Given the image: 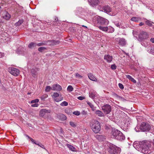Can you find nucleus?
Segmentation results:
<instances>
[{
  "label": "nucleus",
  "instance_id": "nucleus-38",
  "mask_svg": "<svg viewBox=\"0 0 154 154\" xmlns=\"http://www.w3.org/2000/svg\"><path fill=\"white\" fill-rule=\"evenodd\" d=\"M60 105L62 106H66L68 105V103L66 101H64L62 102Z\"/></svg>",
  "mask_w": 154,
  "mask_h": 154
},
{
  "label": "nucleus",
  "instance_id": "nucleus-56",
  "mask_svg": "<svg viewBox=\"0 0 154 154\" xmlns=\"http://www.w3.org/2000/svg\"><path fill=\"white\" fill-rule=\"evenodd\" d=\"M4 56V54L2 52H0V58Z\"/></svg>",
  "mask_w": 154,
  "mask_h": 154
},
{
  "label": "nucleus",
  "instance_id": "nucleus-15",
  "mask_svg": "<svg viewBox=\"0 0 154 154\" xmlns=\"http://www.w3.org/2000/svg\"><path fill=\"white\" fill-rule=\"evenodd\" d=\"M104 60H106L107 62L109 63L112 61V57L109 54L106 55L104 56Z\"/></svg>",
  "mask_w": 154,
  "mask_h": 154
},
{
  "label": "nucleus",
  "instance_id": "nucleus-47",
  "mask_svg": "<svg viewBox=\"0 0 154 154\" xmlns=\"http://www.w3.org/2000/svg\"><path fill=\"white\" fill-rule=\"evenodd\" d=\"M113 96H114V97H116V98H122V97L119 96V95H117V94H116L115 93H114L113 94Z\"/></svg>",
  "mask_w": 154,
  "mask_h": 154
},
{
  "label": "nucleus",
  "instance_id": "nucleus-8",
  "mask_svg": "<svg viewBox=\"0 0 154 154\" xmlns=\"http://www.w3.org/2000/svg\"><path fill=\"white\" fill-rule=\"evenodd\" d=\"M148 36V34L146 32H141L139 35L138 40L142 41L143 39H146Z\"/></svg>",
  "mask_w": 154,
  "mask_h": 154
},
{
  "label": "nucleus",
  "instance_id": "nucleus-63",
  "mask_svg": "<svg viewBox=\"0 0 154 154\" xmlns=\"http://www.w3.org/2000/svg\"><path fill=\"white\" fill-rule=\"evenodd\" d=\"M122 98H120V99H121V100H125L124 98H122Z\"/></svg>",
  "mask_w": 154,
  "mask_h": 154
},
{
  "label": "nucleus",
  "instance_id": "nucleus-7",
  "mask_svg": "<svg viewBox=\"0 0 154 154\" xmlns=\"http://www.w3.org/2000/svg\"><path fill=\"white\" fill-rule=\"evenodd\" d=\"M102 109L104 113L106 115L109 114L111 111V106L108 104L103 106L102 107Z\"/></svg>",
  "mask_w": 154,
  "mask_h": 154
},
{
  "label": "nucleus",
  "instance_id": "nucleus-1",
  "mask_svg": "<svg viewBox=\"0 0 154 154\" xmlns=\"http://www.w3.org/2000/svg\"><path fill=\"white\" fill-rule=\"evenodd\" d=\"M133 145L138 151L144 154H150L153 150L151 142L148 140H144L137 143H134Z\"/></svg>",
  "mask_w": 154,
  "mask_h": 154
},
{
  "label": "nucleus",
  "instance_id": "nucleus-43",
  "mask_svg": "<svg viewBox=\"0 0 154 154\" xmlns=\"http://www.w3.org/2000/svg\"><path fill=\"white\" fill-rule=\"evenodd\" d=\"M75 76L77 78H83V76L79 74L78 73L75 74Z\"/></svg>",
  "mask_w": 154,
  "mask_h": 154
},
{
  "label": "nucleus",
  "instance_id": "nucleus-57",
  "mask_svg": "<svg viewBox=\"0 0 154 154\" xmlns=\"http://www.w3.org/2000/svg\"><path fill=\"white\" fill-rule=\"evenodd\" d=\"M150 41L152 43H154V38H151L150 39Z\"/></svg>",
  "mask_w": 154,
  "mask_h": 154
},
{
  "label": "nucleus",
  "instance_id": "nucleus-11",
  "mask_svg": "<svg viewBox=\"0 0 154 154\" xmlns=\"http://www.w3.org/2000/svg\"><path fill=\"white\" fill-rule=\"evenodd\" d=\"M52 98L54 99V100L57 102H59L63 99V97H62L61 96L60 97V99H58L57 98V97L59 96V94L58 93L54 92L53 94L52 95Z\"/></svg>",
  "mask_w": 154,
  "mask_h": 154
},
{
  "label": "nucleus",
  "instance_id": "nucleus-29",
  "mask_svg": "<svg viewBox=\"0 0 154 154\" xmlns=\"http://www.w3.org/2000/svg\"><path fill=\"white\" fill-rule=\"evenodd\" d=\"M87 103L89 105V106L91 108L92 110H94L95 109V107H94L93 105L91 102L89 101H87Z\"/></svg>",
  "mask_w": 154,
  "mask_h": 154
},
{
  "label": "nucleus",
  "instance_id": "nucleus-25",
  "mask_svg": "<svg viewBox=\"0 0 154 154\" xmlns=\"http://www.w3.org/2000/svg\"><path fill=\"white\" fill-rule=\"evenodd\" d=\"M98 28L100 30L104 32H107L108 30V27L107 26H99Z\"/></svg>",
  "mask_w": 154,
  "mask_h": 154
},
{
  "label": "nucleus",
  "instance_id": "nucleus-4",
  "mask_svg": "<svg viewBox=\"0 0 154 154\" xmlns=\"http://www.w3.org/2000/svg\"><path fill=\"white\" fill-rule=\"evenodd\" d=\"M112 136L113 138L119 140H122L125 139V137L122 133L117 130L113 131Z\"/></svg>",
  "mask_w": 154,
  "mask_h": 154
},
{
  "label": "nucleus",
  "instance_id": "nucleus-6",
  "mask_svg": "<svg viewBox=\"0 0 154 154\" xmlns=\"http://www.w3.org/2000/svg\"><path fill=\"white\" fill-rule=\"evenodd\" d=\"M140 128L143 131H149L151 128V127L148 123L143 122L141 123Z\"/></svg>",
  "mask_w": 154,
  "mask_h": 154
},
{
  "label": "nucleus",
  "instance_id": "nucleus-35",
  "mask_svg": "<svg viewBox=\"0 0 154 154\" xmlns=\"http://www.w3.org/2000/svg\"><path fill=\"white\" fill-rule=\"evenodd\" d=\"M73 90V88L71 85H69L67 88V91L69 92H71Z\"/></svg>",
  "mask_w": 154,
  "mask_h": 154
},
{
  "label": "nucleus",
  "instance_id": "nucleus-22",
  "mask_svg": "<svg viewBox=\"0 0 154 154\" xmlns=\"http://www.w3.org/2000/svg\"><path fill=\"white\" fill-rule=\"evenodd\" d=\"M66 145L70 150L72 151H75L76 149L72 146L68 144H67Z\"/></svg>",
  "mask_w": 154,
  "mask_h": 154
},
{
  "label": "nucleus",
  "instance_id": "nucleus-5",
  "mask_svg": "<svg viewBox=\"0 0 154 154\" xmlns=\"http://www.w3.org/2000/svg\"><path fill=\"white\" fill-rule=\"evenodd\" d=\"M95 19L96 20L95 24H99L103 25L106 23H108V21L107 20L100 16H96Z\"/></svg>",
  "mask_w": 154,
  "mask_h": 154
},
{
  "label": "nucleus",
  "instance_id": "nucleus-45",
  "mask_svg": "<svg viewBox=\"0 0 154 154\" xmlns=\"http://www.w3.org/2000/svg\"><path fill=\"white\" fill-rule=\"evenodd\" d=\"M117 66L115 64H113L111 66V68L112 69L115 70L116 69Z\"/></svg>",
  "mask_w": 154,
  "mask_h": 154
},
{
  "label": "nucleus",
  "instance_id": "nucleus-30",
  "mask_svg": "<svg viewBox=\"0 0 154 154\" xmlns=\"http://www.w3.org/2000/svg\"><path fill=\"white\" fill-rule=\"evenodd\" d=\"M108 32L109 33H112L114 31V29L112 27L110 26H109L108 27Z\"/></svg>",
  "mask_w": 154,
  "mask_h": 154
},
{
  "label": "nucleus",
  "instance_id": "nucleus-52",
  "mask_svg": "<svg viewBox=\"0 0 154 154\" xmlns=\"http://www.w3.org/2000/svg\"><path fill=\"white\" fill-rule=\"evenodd\" d=\"M38 105L37 103H35L31 105V106L32 107H38Z\"/></svg>",
  "mask_w": 154,
  "mask_h": 154
},
{
  "label": "nucleus",
  "instance_id": "nucleus-37",
  "mask_svg": "<svg viewBox=\"0 0 154 154\" xmlns=\"http://www.w3.org/2000/svg\"><path fill=\"white\" fill-rule=\"evenodd\" d=\"M47 48L45 47H41L38 48V50L39 52H43V51H44Z\"/></svg>",
  "mask_w": 154,
  "mask_h": 154
},
{
  "label": "nucleus",
  "instance_id": "nucleus-9",
  "mask_svg": "<svg viewBox=\"0 0 154 154\" xmlns=\"http://www.w3.org/2000/svg\"><path fill=\"white\" fill-rule=\"evenodd\" d=\"M116 42L122 46H125L126 44V41L123 38H118L115 39Z\"/></svg>",
  "mask_w": 154,
  "mask_h": 154
},
{
  "label": "nucleus",
  "instance_id": "nucleus-34",
  "mask_svg": "<svg viewBox=\"0 0 154 154\" xmlns=\"http://www.w3.org/2000/svg\"><path fill=\"white\" fill-rule=\"evenodd\" d=\"M51 44L52 45H56L57 44H59L60 43V41H55L54 40H52L51 41Z\"/></svg>",
  "mask_w": 154,
  "mask_h": 154
},
{
  "label": "nucleus",
  "instance_id": "nucleus-19",
  "mask_svg": "<svg viewBox=\"0 0 154 154\" xmlns=\"http://www.w3.org/2000/svg\"><path fill=\"white\" fill-rule=\"evenodd\" d=\"M89 78L91 80L93 81H97V79L91 73L89 74L88 75Z\"/></svg>",
  "mask_w": 154,
  "mask_h": 154
},
{
  "label": "nucleus",
  "instance_id": "nucleus-23",
  "mask_svg": "<svg viewBox=\"0 0 154 154\" xmlns=\"http://www.w3.org/2000/svg\"><path fill=\"white\" fill-rule=\"evenodd\" d=\"M95 114L100 117H103L104 116V114L100 110H96L95 111Z\"/></svg>",
  "mask_w": 154,
  "mask_h": 154
},
{
  "label": "nucleus",
  "instance_id": "nucleus-46",
  "mask_svg": "<svg viewBox=\"0 0 154 154\" xmlns=\"http://www.w3.org/2000/svg\"><path fill=\"white\" fill-rule=\"evenodd\" d=\"M21 48H19L16 51V53L17 54H21L22 51H21L20 50H21Z\"/></svg>",
  "mask_w": 154,
  "mask_h": 154
},
{
  "label": "nucleus",
  "instance_id": "nucleus-44",
  "mask_svg": "<svg viewBox=\"0 0 154 154\" xmlns=\"http://www.w3.org/2000/svg\"><path fill=\"white\" fill-rule=\"evenodd\" d=\"M73 114L76 116H79L80 115V112L78 111H75L73 112Z\"/></svg>",
  "mask_w": 154,
  "mask_h": 154
},
{
  "label": "nucleus",
  "instance_id": "nucleus-36",
  "mask_svg": "<svg viewBox=\"0 0 154 154\" xmlns=\"http://www.w3.org/2000/svg\"><path fill=\"white\" fill-rule=\"evenodd\" d=\"M23 22V20H20L18 22H17L15 24L16 26H19Z\"/></svg>",
  "mask_w": 154,
  "mask_h": 154
},
{
  "label": "nucleus",
  "instance_id": "nucleus-64",
  "mask_svg": "<svg viewBox=\"0 0 154 154\" xmlns=\"http://www.w3.org/2000/svg\"><path fill=\"white\" fill-rule=\"evenodd\" d=\"M31 94V93L28 92V93L27 94Z\"/></svg>",
  "mask_w": 154,
  "mask_h": 154
},
{
  "label": "nucleus",
  "instance_id": "nucleus-49",
  "mask_svg": "<svg viewBox=\"0 0 154 154\" xmlns=\"http://www.w3.org/2000/svg\"><path fill=\"white\" fill-rule=\"evenodd\" d=\"M126 76L127 78L128 79L130 80L132 78V77L131 75H126Z\"/></svg>",
  "mask_w": 154,
  "mask_h": 154
},
{
  "label": "nucleus",
  "instance_id": "nucleus-12",
  "mask_svg": "<svg viewBox=\"0 0 154 154\" xmlns=\"http://www.w3.org/2000/svg\"><path fill=\"white\" fill-rule=\"evenodd\" d=\"M62 89V87L58 84H54L52 86V90L53 91H60Z\"/></svg>",
  "mask_w": 154,
  "mask_h": 154
},
{
  "label": "nucleus",
  "instance_id": "nucleus-41",
  "mask_svg": "<svg viewBox=\"0 0 154 154\" xmlns=\"http://www.w3.org/2000/svg\"><path fill=\"white\" fill-rule=\"evenodd\" d=\"M69 124H70V125L72 127H73L74 128L76 127V124L74 122H69Z\"/></svg>",
  "mask_w": 154,
  "mask_h": 154
},
{
  "label": "nucleus",
  "instance_id": "nucleus-42",
  "mask_svg": "<svg viewBox=\"0 0 154 154\" xmlns=\"http://www.w3.org/2000/svg\"><path fill=\"white\" fill-rule=\"evenodd\" d=\"M39 101V100L38 99H35L31 101V103H38Z\"/></svg>",
  "mask_w": 154,
  "mask_h": 154
},
{
  "label": "nucleus",
  "instance_id": "nucleus-54",
  "mask_svg": "<svg viewBox=\"0 0 154 154\" xmlns=\"http://www.w3.org/2000/svg\"><path fill=\"white\" fill-rule=\"evenodd\" d=\"M30 140L32 143L35 144H37V143L35 142V141L34 140L32 139V138H30Z\"/></svg>",
  "mask_w": 154,
  "mask_h": 154
},
{
  "label": "nucleus",
  "instance_id": "nucleus-16",
  "mask_svg": "<svg viewBox=\"0 0 154 154\" xmlns=\"http://www.w3.org/2000/svg\"><path fill=\"white\" fill-rule=\"evenodd\" d=\"M57 117L60 120L62 121H63L66 120V116L64 114H60L58 115L57 116Z\"/></svg>",
  "mask_w": 154,
  "mask_h": 154
},
{
  "label": "nucleus",
  "instance_id": "nucleus-2",
  "mask_svg": "<svg viewBox=\"0 0 154 154\" xmlns=\"http://www.w3.org/2000/svg\"><path fill=\"white\" fill-rule=\"evenodd\" d=\"M90 126L93 131L95 133H97L101 129V126L100 122L97 120H94L90 124Z\"/></svg>",
  "mask_w": 154,
  "mask_h": 154
},
{
  "label": "nucleus",
  "instance_id": "nucleus-20",
  "mask_svg": "<svg viewBox=\"0 0 154 154\" xmlns=\"http://www.w3.org/2000/svg\"><path fill=\"white\" fill-rule=\"evenodd\" d=\"M95 137L100 141H102L105 139L104 137L101 135H97L95 136Z\"/></svg>",
  "mask_w": 154,
  "mask_h": 154
},
{
  "label": "nucleus",
  "instance_id": "nucleus-21",
  "mask_svg": "<svg viewBox=\"0 0 154 154\" xmlns=\"http://www.w3.org/2000/svg\"><path fill=\"white\" fill-rule=\"evenodd\" d=\"M38 71V69L37 68L32 69L31 70V73L32 76L35 77L36 74L37 72Z\"/></svg>",
  "mask_w": 154,
  "mask_h": 154
},
{
  "label": "nucleus",
  "instance_id": "nucleus-3",
  "mask_svg": "<svg viewBox=\"0 0 154 154\" xmlns=\"http://www.w3.org/2000/svg\"><path fill=\"white\" fill-rule=\"evenodd\" d=\"M120 148L113 144L109 145L108 148V152L110 154H120L121 152Z\"/></svg>",
  "mask_w": 154,
  "mask_h": 154
},
{
  "label": "nucleus",
  "instance_id": "nucleus-39",
  "mask_svg": "<svg viewBox=\"0 0 154 154\" xmlns=\"http://www.w3.org/2000/svg\"><path fill=\"white\" fill-rule=\"evenodd\" d=\"M47 45V43L45 42H42L38 44H37V46H40L43 45Z\"/></svg>",
  "mask_w": 154,
  "mask_h": 154
},
{
  "label": "nucleus",
  "instance_id": "nucleus-51",
  "mask_svg": "<svg viewBox=\"0 0 154 154\" xmlns=\"http://www.w3.org/2000/svg\"><path fill=\"white\" fill-rule=\"evenodd\" d=\"M78 99L80 100H82L85 99V97L82 96H79L78 97Z\"/></svg>",
  "mask_w": 154,
  "mask_h": 154
},
{
  "label": "nucleus",
  "instance_id": "nucleus-32",
  "mask_svg": "<svg viewBox=\"0 0 154 154\" xmlns=\"http://www.w3.org/2000/svg\"><path fill=\"white\" fill-rule=\"evenodd\" d=\"M51 90H52V87H51L50 86H47L45 88V91L46 92H49Z\"/></svg>",
  "mask_w": 154,
  "mask_h": 154
},
{
  "label": "nucleus",
  "instance_id": "nucleus-17",
  "mask_svg": "<svg viewBox=\"0 0 154 154\" xmlns=\"http://www.w3.org/2000/svg\"><path fill=\"white\" fill-rule=\"evenodd\" d=\"M103 10L104 12L108 13L111 11V9L108 5H105L103 8Z\"/></svg>",
  "mask_w": 154,
  "mask_h": 154
},
{
  "label": "nucleus",
  "instance_id": "nucleus-53",
  "mask_svg": "<svg viewBox=\"0 0 154 154\" xmlns=\"http://www.w3.org/2000/svg\"><path fill=\"white\" fill-rule=\"evenodd\" d=\"M130 80L132 82H133L134 83H136V81L132 77Z\"/></svg>",
  "mask_w": 154,
  "mask_h": 154
},
{
  "label": "nucleus",
  "instance_id": "nucleus-26",
  "mask_svg": "<svg viewBox=\"0 0 154 154\" xmlns=\"http://www.w3.org/2000/svg\"><path fill=\"white\" fill-rule=\"evenodd\" d=\"M131 122V121L130 118L128 117L127 118H125V124H126L127 126L129 124H130Z\"/></svg>",
  "mask_w": 154,
  "mask_h": 154
},
{
  "label": "nucleus",
  "instance_id": "nucleus-31",
  "mask_svg": "<svg viewBox=\"0 0 154 154\" xmlns=\"http://www.w3.org/2000/svg\"><path fill=\"white\" fill-rule=\"evenodd\" d=\"M148 51L149 53L151 54H154V48L152 47L149 48Z\"/></svg>",
  "mask_w": 154,
  "mask_h": 154
},
{
  "label": "nucleus",
  "instance_id": "nucleus-61",
  "mask_svg": "<svg viewBox=\"0 0 154 154\" xmlns=\"http://www.w3.org/2000/svg\"><path fill=\"white\" fill-rule=\"evenodd\" d=\"M82 26L83 27H85L86 28H87V26H84V25H82Z\"/></svg>",
  "mask_w": 154,
  "mask_h": 154
},
{
  "label": "nucleus",
  "instance_id": "nucleus-27",
  "mask_svg": "<svg viewBox=\"0 0 154 154\" xmlns=\"http://www.w3.org/2000/svg\"><path fill=\"white\" fill-rule=\"evenodd\" d=\"M141 18L140 17H132L131 19V20L133 21H134L136 22H138L140 20Z\"/></svg>",
  "mask_w": 154,
  "mask_h": 154
},
{
  "label": "nucleus",
  "instance_id": "nucleus-14",
  "mask_svg": "<svg viewBox=\"0 0 154 154\" xmlns=\"http://www.w3.org/2000/svg\"><path fill=\"white\" fill-rule=\"evenodd\" d=\"M2 16L3 18L7 20H9L11 17L10 14L6 11H4L3 12Z\"/></svg>",
  "mask_w": 154,
  "mask_h": 154
},
{
  "label": "nucleus",
  "instance_id": "nucleus-28",
  "mask_svg": "<svg viewBox=\"0 0 154 154\" xmlns=\"http://www.w3.org/2000/svg\"><path fill=\"white\" fill-rule=\"evenodd\" d=\"M37 46V44L36 43L33 42H30L28 45V47L29 48H31L32 47H35Z\"/></svg>",
  "mask_w": 154,
  "mask_h": 154
},
{
  "label": "nucleus",
  "instance_id": "nucleus-10",
  "mask_svg": "<svg viewBox=\"0 0 154 154\" xmlns=\"http://www.w3.org/2000/svg\"><path fill=\"white\" fill-rule=\"evenodd\" d=\"M8 70L10 73L15 76H17L19 74V70L17 69L11 68H9Z\"/></svg>",
  "mask_w": 154,
  "mask_h": 154
},
{
  "label": "nucleus",
  "instance_id": "nucleus-13",
  "mask_svg": "<svg viewBox=\"0 0 154 154\" xmlns=\"http://www.w3.org/2000/svg\"><path fill=\"white\" fill-rule=\"evenodd\" d=\"M51 112L50 110H47L43 109H41L40 112V115L41 116H44L46 113H50Z\"/></svg>",
  "mask_w": 154,
  "mask_h": 154
},
{
  "label": "nucleus",
  "instance_id": "nucleus-18",
  "mask_svg": "<svg viewBox=\"0 0 154 154\" xmlns=\"http://www.w3.org/2000/svg\"><path fill=\"white\" fill-rule=\"evenodd\" d=\"M100 1L99 0H91L90 3L91 5L94 6L97 5Z\"/></svg>",
  "mask_w": 154,
  "mask_h": 154
},
{
  "label": "nucleus",
  "instance_id": "nucleus-24",
  "mask_svg": "<svg viewBox=\"0 0 154 154\" xmlns=\"http://www.w3.org/2000/svg\"><path fill=\"white\" fill-rule=\"evenodd\" d=\"M89 96L90 97L94 99L96 96V93L95 92H90L89 93Z\"/></svg>",
  "mask_w": 154,
  "mask_h": 154
},
{
  "label": "nucleus",
  "instance_id": "nucleus-62",
  "mask_svg": "<svg viewBox=\"0 0 154 154\" xmlns=\"http://www.w3.org/2000/svg\"><path fill=\"white\" fill-rule=\"evenodd\" d=\"M152 143H153V145L154 146V139L153 140Z\"/></svg>",
  "mask_w": 154,
  "mask_h": 154
},
{
  "label": "nucleus",
  "instance_id": "nucleus-48",
  "mask_svg": "<svg viewBox=\"0 0 154 154\" xmlns=\"http://www.w3.org/2000/svg\"><path fill=\"white\" fill-rule=\"evenodd\" d=\"M118 85H119V88L120 89H124V86H123V85L122 84L120 83H119V84Z\"/></svg>",
  "mask_w": 154,
  "mask_h": 154
},
{
  "label": "nucleus",
  "instance_id": "nucleus-55",
  "mask_svg": "<svg viewBox=\"0 0 154 154\" xmlns=\"http://www.w3.org/2000/svg\"><path fill=\"white\" fill-rule=\"evenodd\" d=\"M36 144L38 145V146H40L41 147L44 148H43L44 145H42V144H39V143H37V144Z\"/></svg>",
  "mask_w": 154,
  "mask_h": 154
},
{
  "label": "nucleus",
  "instance_id": "nucleus-50",
  "mask_svg": "<svg viewBox=\"0 0 154 154\" xmlns=\"http://www.w3.org/2000/svg\"><path fill=\"white\" fill-rule=\"evenodd\" d=\"M115 24L117 27H120V25L119 24V22H115Z\"/></svg>",
  "mask_w": 154,
  "mask_h": 154
},
{
  "label": "nucleus",
  "instance_id": "nucleus-58",
  "mask_svg": "<svg viewBox=\"0 0 154 154\" xmlns=\"http://www.w3.org/2000/svg\"><path fill=\"white\" fill-rule=\"evenodd\" d=\"M144 25V23L142 22H140L139 24L140 26H141Z\"/></svg>",
  "mask_w": 154,
  "mask_h": 154
},
{
  "label": "nucleus",
  "instance_id": "nucleus-40",
  "mask_svg": "<svg viewBox=\"0 0 154 154\" xmlns=\"http://www.w3.org/2000/svg\"><path fill=\"white\" fill-rule=\"evenodd\" d=\"M146 23V25L149 26H152V24L151 22L149 21V20H146L145 22Z\"/></svg>",
  "mask_w": 154,
  "mask_h": 154
},
{
  "label": "nucleus",
  "instance_id": "nucleus-33",
  "mask_svg": "<svg viewBox=\"0 0 154 154\" xmlns=\"http://www.w3.org/2000/svg\"><path fill=\"white\" fill-rule=\"evenodd\" d=\"M48 95L47 94H43L42 97H40L41 99L43 101H44L45 99L48 97Z\"/></svg>",
  "mask_w": 154,
  "mask_h": 154
},
{
  "label": "nucleus",
  "instance_id": "nucleus-59",
  "mask_svg": "<svg viewBox=\"0 0 154 154\" xmlns=\"http://www.w3.org/2000/svg\"><path fill=\"white\" fill-rule=\"evenodd\" d=\"M99 4H100V3H102V4H103L104 3V2L103 1H100L99 2Z\"/></svg>",
  "mask_w": 154,
  "mask_h": 154
},
{
  "label": "nucleus",
  "instance_id": "nucleus-60",
  "mask_svg": "<svg viewBox=\"0 0 154 154\" xmlns=\"http://www.w3.org/2000/svg\"><path fill=\"white\" fill-rule=\"evenodd\" d=\"M26 136L28 137V138H29L30 139L31 138L29 136H28L27 135H26Z\"/></svg>",
  "mask_w": 154,
  "mask_h": 154
}]
</instances>
